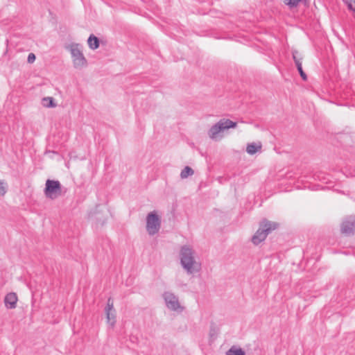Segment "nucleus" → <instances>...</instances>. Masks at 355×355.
Wrapping results in <instances>:
<instances>
[{
  "mask_svg": "<svg viewBox=\"0 0 355 355\" xmlns=\"http://www.w3.org/2000/svg\"><path fill=\"white\" fill-rule=\"evenodd\" d=\"M196 252L187 245L181 247L180 250V261L182 268L188 275H193L201 269V263L196 260Z\"/></svg>",
  "mask_w": 355,
  "mask_h": 355,
  "instance_id": "f257e3e1",
  "label": "nucleus"
},
{
  "mask_svg": "<svg viewBox=\"0 0 355 355\" xmlns=\"http://www.w3.org/2000/svg\"><path fill=\"white\" fill-rule=\"evenodd\" d=\"M237 123L228 119H221L213 125L208 131V135L214 141H219L223 137V132L230 128H235Z\"/></svg>",
  "mask_w": 355,
  "mask_h": 355,
  "instance_id": "f03ea898",
  "label": "nucleus"
},
{
  "mask_svg": "<svg viewBox=\"0 0 355 355\" xmlns=\"http://www.w3.org/2000/svg\"><path fill=\"white\" fill-rule=\"evenodd\" d=\"M277 224L268 220L263 221L259 228L252 237V242L254 245H258L266 239L268 234L273 230L276 229Z\"/></svg>",
  "mask_w": 355,
  "mask_h": 355,
  "instance_id": "7ed1b4c3",
  "label": "nucleus"
},
{
  "mask_svg": "<svg viewBox=\"0 0 355 355\" xmlns=\"http://www.w3.org/2000/svg\"><path fill=\"white\" fill-rule=\"evenodd\" d=\"M62 185L58 180L48 179L45 183L44 193L51 200L57 198L61 193Z\"/></svg>",
  "mask_w": 355,
  "mask_h": 355,
  "instance_id": "20e7f679",
  "label": "nucleus"
},
{
  "mask_svg": "<svg viewBox=\"0 0 355 355\" xmlns=\"http://www.w3.org/2000/svg\"><path fill=\"white\" fill-rule=\"evenodd\" d=\"M161 227V218L155 211H150L146 216V230L149 235L156 234Z\"/></svg>",
  "mask_w": 355,
  "mask_h": 355,
  "instance_id": "39448f33",
  "label": "nucleus"
},
{
  "mask_svg": "<svg viewBox=\"0 0 355 355\" xmlns=\"http://www.w3.org/2000/svg\"><path fill=\"white\" fill-rule=\"evenodd\" d=\"M69 49L70 50L73 64L75 68H81L87 63V60L80 48L78 44H71Z\"/></svg>",
  "mask_w": 355,
  "mask_h": 355,
  "instance_id": "423d86ee",
  "label": "nucleus"
},
{
  "mask_svg": "<svg viewBox=\"0 0 355 355\" xmlns=\"http://www.w3.org/2000/svg\"><path fill=\"white\" fill-rule=\"evenodd\" d=\"M163 298L167 308L170 310L180 311L183 310V307L180 306L178 297L174 293L168 291L164 292Z\"/></svg>",
  "mask_w": 355,
  "mask_h": 355,
  "instance_id": "0eeeda50",
  "label": "nucleus"
},
{
  "mask_svg": "<svg viewBox=\"0 0 355 355\" xmlns=\"http://www.w3.org/2000/svg\"><path fill=\"white\" fill-rule=\"evenodd\" d=\"M340 231L345 236H351L355 232V216L345 217L340 225Z\"/></svg>",
  "mask_w": 355,
  "mask_h": 355,
  "instance_id": "6e6552de",
  "label": "nucleus"
},
{
  "mask_svg": "<svg viewBox=\"0 0 355 355\" xmlns=\"http://www.w3.org/2000/svg\"><path fill=\"white\" fill-rule=\"evenodd\" d=\"M107 322L113 327L116 322V311L114 308V302L112 297H109L105 308Z\"/></svg>",
  "mask_w": 355,
  "mask_h": 355,
  "instance_id": "1a4fd4ad",
  "label": "nucleus"
},
{
  "mask_svg": "<svg viewBox=\"0 0 355 355\" xmlns=\"http://www.w3.org/2000/svg\"><path fill=\"white\" fill-rule=\"evenodd\" d=\"M17 300L18 297L15 293H9L4 297L5 306L8 309H15L17 306Z\"/></svg>",
  "mask_w": 355,
  "mask_h": 355,
  "instance_id": "9d476101",
  "label": "nucleus"
},
{
  "mask_svg": "<svg viewBox=\"0 0 355 355\" xmlns=\"http://www.w3.org/2000/svg\"><path fill=\"white\" fill-rule=\"evenodd\" d=\"M87 43L89 47L93 50L97 49L100 46L99 39L93 34L89 35Z\"/></svg>",
  "mask_w": 355,
  "mask_h": 355,
  "instance_id": "9b49d317",
  "label": "nucleus"
},
{
  "mask_svg": "<svg viewBox=\"0 0 355 355\" xmlns=\"http://www.w3.org/2000/svg\"><path fill=\"white\" fill-rule=\"evenodd\" d=\"M261 148V144L250 143L247 145L246 152L250 155H254Z\"/></svg>",
  "mask_w": 355,
  "mask_h": 355,
  "instance_id": "f8f14e48",
  "label": "nucleus"
},
{
  "mask_svg": "<svg viewBox=\"0 0 355 355\" xmlns=\"http://www.w3.org/2000/svg\"><path fill=\"white\" fill-rule=\"evenodd\" d=\"M42 104L45 107L53 108L56 107L55 99L53 97H44L42 100Z\"/></svg>",
  "mask_w": 355,
  "mask_h": 355,
  "instance_id": "ddd939ff",
  "label": "nucleus"
},
{
  "mask_svg": "<svg viewBox=\"0 0 355 355\" xmlns=\"http://www.w3.org/2000/svg\"><path fill=\"white\" fill-rule=\"evenodd\" d=\"M194 173L193 170L190 166H185L180 173V177L182 179H185L189 176L192 175Z\"/></svg>",
  "mask_w": 355,
  "mask_h": 355,
  "instance_id": "4468645a",
  "label": "nucleus"
},
{
  "mask_svg": "<svg viewBox=\"0 0 355 355\" xmlns=\"http://www.w3.org/2000/svg\"><path fill=\"white\" fill-rule=\"evenodd\" d=\"M226 355H245V353L241 348L233 346L226 352Z\"/></svg>",
  "mask_w": 355,
  "mask_h": 355,
  "instance_id": "2eb2a0df",
  "label": "nucleus"
},
{
  "mask_svg": "<svg viewBox=\"0 0 355 355\" xmlns=\"http://www.w3.org/2000/svg\"><path fill=\"white\" fill-rule=\"evenodd\" d=\"M295 66L297 67V69L302 78V79L303 80H307V76L306 74V73L304 71L303 69H302V62H299L298 60H295Z\"/></svg>",
  "mask_w": 355,
  "mask_h": 355,
  "instance_id": "dca6fc26",
  "label": "nucleus"
},
{
  "mask_svg": "<svg viewBox=\"0 0 355 355\" xmlns=\"http://www.w3.org/2000/svg\"><path fill=\"white\" fill-rule=\"evenodd\" d=\"M302 1V0H283L284 3L291 8L297 7Z\"/></svg>",
  "mask_w": 355,
  "mask_h": 355,
  "instance_id": "f3484780",
  "label": "nucleus"
},
{
  "mask_svg": "<svg viewBox=\"0 0 355 355\" xmlns=\"http://www.w3.org/2000/svg\"><path fill=\"white\" fill-rule=\"evenodd\" d=\"M292 56L294 62H295V60H298L299 62H301L302 57L300 56L299 52L297 50H293L292 51Z\"/></svg>",
  "mask_w": 355,
  "mask_h": 355,
  "instance_id": "a211bd4d",
  "label": "nucleus"
},
{
  "mask_svg": "<svg viewBox=\"0 0 355 355\" xmlns=\"http://www.w3.org/2000/svg\"><path fill=\"white\" fill-rule=\"evenodd\" d=\"M6 193V184L0 180V196H4Z\"/></svg>",
  "mask_w": 355,
  "mask_h": 355,
  "instance_id": "6ab92c4d",
  "label": "nucleus"
},
{
  "mask_svg": "<svg viewBox=\"0 0 355 355\" xmlns=\"http://www.w3.org/2000/svg\"><path fill=\"white\" fill-rule=\"evenodd\" d=\"M35 55L33 53H30L28 55L27 62L28 63H33L35 60Z\"/></svg>",
  "mask_w": 355,
  "mask_h": 355,
  "instance_id": "aec40b11",
  "label": "nucleus"
},
{
  "mask_svg": "<svg viewBox=\"0 0 355 355\" xmlns=\"http://www.w3.org/2000/svg\"><path fill=\"white\" fill-rule=\"evenodd\" d=\"M105 222V220L103 219V220H100L99 223H101L102 225H103Z\"/></svg>",
  "mask_w": 355,
  "mask_h": 355,
  "instance_id": "412c9836",
  "label": "nucleus"
},
{
  "mask_svg": "<svg viewBox=\"0 0 355 355\" xmlns=\"http://www.w3.org/2000/svg\"><path fill=\"white\" fill-rule=\"evenodd\" d=\"M89 216V218H92L93 217V213L90 212Z\"/></svg>",
  "mask_w": 355,
  "mask_h": 355,
  "instance_id": "4be33fe9",
  "label": "nucleus"
}]
</instances>
